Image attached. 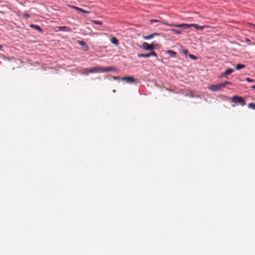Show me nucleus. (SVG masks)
Wrapping results in <instances>:
<instances>
[{
  "label": "nucleus",
  "mask_w": 255,
  "mask_h": 255,
  "mask_svg": "<svg viewBox=\"0 0 255 255\" xmlns=\"http://www.w3.org/2000/svg\"><path fill=\"white\" fill-rule=\"evenodd\" d=\"M231 84L229 82H225L217 84L211 85L208 86V88L211 91H219L224 88L226 85Z\"/></svg>",
  "instance_id": "nucleus-1"
},
{
  "label": "nucleus",
  "mask_w": 255,
  "mask_h": 255,
  "mask_svg": "<svg viewBox=\"0 0 255 255\" xmlns=\"http://www.w3.org/2000/svg\"><path fill=\"white\" fill-rule=\"evenodd\" d=\"M143 49L147 50H152L154 49V42L151 44H148L147 42H144L142 44Z\"/></svg>",
  "instance_id": "nucleus-2"
},
{
  "label": "nucleus",
  "mask_w": 255,
  "mask_h": 255,
  "mask_svg": "<svg viewBox=\"0 0 255 255\" xmlns=\"http://www.w3.org/2000/svg\"><path fill=\"white\" fill-rule=\"evenodd\" d=\"M101 72H107L110 71H117V69L114 66H110L109 67H104L102 68L101 69Z\"/></svg>",
  "instance_id": "nucleus-3"
},
{
  "label": "nucleus",
  "mask_w": 255,
  "mask_h": 255,
  "mask_svg": "<svg viewBox=\"0 0 255 255\" xmlns=\"http://www.w3.org/2000/svg\"><path fill=\"white\" fill-rule=\"evenodd\" d=\"M191 27H195L196 29L197 30H203V29L204 28H206V27H208V26H206V25H203V26H199L198 25V24H194V23H193V24H189V28Z\"/></svg>",
  "instance_id": "nucleus-4"
},
{
  "label": "nucleus",
  "mask_w": 255,
  "mask_h": 255,
  "mask_svg": "<svg viewBox=\"0 0 255 255\" xmlns=\"http://www.w3.org/2000/svg\"><path fill=\"white\" fill-rule=\"evenodd\" d=\"M122 81H125L128 83H134L135 80L133 77H124L121 79Z\"/></svg>",
  "instance_id": "nucleus-5"
},
{
  "label": "nucleus",
  "mask_w": 255,
  "mask_h": 255,
  "mask_svg": "<svg viewBox=\"0 0 255 255\" xmlns=\"http://www.w3.org/2000/svg\"><path fill=\"white\" fill-rule=\"evenodd\" d=\"M101 67L99 66L92 67L89 68L90 73L101 72Z\"/></svg>",
  "instance_id": "nucleus-6"
},
{
  "label": "nucleus",
  "mask_w": 255,
  "mask_h": 255,
  "mask_svg": "<svg viewBox=\"0 0 255 255\" xmlns=\"http://www.w3.org/2000/svg\"><path fill=\"white\" fill-rule=\"evenodd\" d=\"M160 35L159 33H152V34L147 35V36H143V38L145 40H148V39L153 38L155 35Z\"/></svg>",
  "instance_id": "nucleus-7"
},
{
  "label": "nucleus",
  "mask_w": 255,
  "mask_h": 255,
  "mask_svg": "<svg viewBox=\"0 0 255 255\" xmlns=\"http://www.w3.org/2000/svg\"><path fill=\"white\" fill-rule=\"evenodd\" d=\"M78 43L79 44V45L84 47L85 50H88V46L87 45L85 42L84 41H78Z\"/></svg>",
  "instance_id": "nucleus-8"
},
{
  "label": "nucleus",
  "mask_w": 255,
  "mask_h": 255,
  "mask_svg": "<svg viewBox=\"0 0 255 255\" xmlns=\"http://www.w3.org/2000/svg\"><path fill=\"white\" fill-rule=\"evenodd\" d=\"M80 73L81 74L88 76L89 75V68H85L83 70H81L80 72Z\"/></svg>",
  "instance_id": "nucleus-9"
},
{
  "label": "nucleus",
  "mask_w": 255,
  "mask_h": 255,
  "mask_svg": "<svg viewBox=\"0 0 255 255\" xmlns=\"http://www.w3.org/2000/svg\"><path fill=\"white\" fill-rule=\"evenodd\" d=\"M111 41L113 44L116 46L119 45V41L115 36H112Z\"/></svg>",
  "instance_id": "nucleus-10"
},
{
  "label": "nucleus",
  "mask_w": 255,
  "mask_h": 255,
  "mask_svg": "<svg viewBox=\"0 0 255 255\" xmlns=\"http://www.w3.org/2000/svg\"><path fill=\"white\" fill-rule=\"evenodd\" d=\"M58 28L60 30H63V31H71L70 28H69L67 26H59Z\"/></svg>",
  "instance_id": "nucleus-11"
},
{
  "label": "nucleus",
  "mask_w": 255,
  "mask_h": 255,
  "mask_svg": "<svg viewBox=\"0 0 255 255\" xmlns=\"http://www.w3.org/2000/svg\"><path fill=\"white\" fill-rule=\"evenodd\" d=\"M234 72V70L232 69H228L226 70L224 73L222 74V76H225L227 75H229Z\"/></svg>",
  "instance_id": "nucleus-12"
},
{
  "label": "nucleus",
  "mask_w": 255,
  "mask_h": 255,
  "mask_svg": "<svg viewBox=\"0 0 255 255\" xmlns=\"http://www.w3.org/2000/svg\"><path fill=\"white\" fill-rule=\"evenodd\" d=\"M176 27H182L184 29L189 28V24H176Z\"/></svg>",
  "instance_id": "nucleus-13"
},
{
  "label": "nucleus",
  "mask_w": 255,
  "mask_h": 255,
  "mask_svg": "<svg viewBox=\"0 0 255 255\" xmlns=\"http://www.w3.org/2000/svg\"><path fill=\"white\" fill-rule=\"evenodd\" d=\"M30 26L35 29L37 30L39 32L42 31V29L38 25L31 24Z\"/></svg>",
  "instance_id": "nucleus-14"
},
{
  "label": "nucleus",
  "mask_w": 255,
  "mask_h": 255,
  "mask_svg": "<svg viewBox=\"0 0 255 255\" xmlns=\"http://www.w3.org/2000/svg\"><path fill=\"white\" fill-rule=\"evenodd\" d=\"M245 67V65L241 64H238L236 66V69L237 70H239L242 68H244Z\"/></svg>",
  "instance_id": "nucleus-15"
},
{
  "label": "nucleus",
  "mask_w": 255,
  "mask_h": 255,
  "mask_svg": "<svg viewBox=\"0 0 255 255\" xmlns=\"http://www.w3.org/2000/svg\"><path fill=\"white\" fill-rule=\"evenodd\" d=\"M138 57L141 58V57H144L147 58L149 57V53L148 54H137Z\"/></svg>",
  "instance_id": "nucleus-16"
},
{
  "label": "nucleus",
  "mask_w": 255,
  "mask_h": 255,
  "mask_svg": "<svg viewBox=\"0 0 255 255\" xmlns=\"http://www.w3.org/2000/svg\"><path fill=\"white\" fill-rule=\"evenodd\" d=\"M167 53H169L172 57H174L176 54V52L172 50H168Z\"/></svg>",
  "instance_id": "nucleus-17"
},
{
  "label": "nucleus",
  "mask_w": 255,
  "mask_h": 255,
  "mask_svg": "<svg viewBox=\"0 0 255 255\" xmlns=\"http://www.w3.org/2000/svg\"><path fill=\"white\" fill-rule=\"evenodd\" d=\"M171 31H173L174 33L178 35L181 34V31L175 29H171Z\"/></svg>",
  "instance_id": "nucleus-18"
},
{
  "label": "nucleus",
  "mask_w": 255,
  "mask_h": 255,
  "mask_svg": "<svg viewBox=\"0 0 255 255\" xmlns=\"http://www.w3.org/2000/svg\"><path fill=\"white\" fill-rule=\"evenodd\" d=\"M92 23L95 24H97V25H102V22L100 21H98V20H93L92 21Z\"/></svg>",
  "instance_id": "nucleus-19"
},
{
  "label": "nucleus",
  "mask_w": 255,
  "mask_h": 255,
  "mask_svg": "<svg viewBox=\"0 0 255 255\" xmlns=\"http://www.w3.org/2000/svg\"><path fill=\"white\" fill-rule=\"evenodd\" d=\"M149 56H153L157 58V56L156 53L154 51H152L151 52H150L149 53Z\"/></svg>",
  "instance_id": "nucleus-20"
},
{
  "label": "nucleus",
  "mask_w": 255,
  "mask_h": 255,
  "mask_svg": "<svg viewBox=\"0 0 255 255\" xmlns=\"http://www.w3.org/2000/svg\"><path fill=\"white\" fill-rule=\"evenodd\" d=\"M189 57L193 60H196L197 59V57L196 56L190 54H189Z\"/></svg>",
  "instance_id": "nucleus-21"
},
{
  "label": "nucleus",
  "mask_w": 255,
  "mask_h": 255,
  "mask_svg": "<svg viewBox=\"0 0 255 255\" xmlns=\"http://www.w3.org/2000/svg\"><path fill=\"white\" fill-rule=\"evenodd\" d=\"M79 11H80V12H83V13H89V11H86V10H85L81 8H79Z\"/></svg>",
  "instance_id": "nucleus-22"
},
{
  "label": "nucleus",
  "mask_w": 255,
  "mask_h": 255,
  "mask_svg": "<svg viewBox=\"0 0 255 255\" xmlns=\"http://www.w3.org/2000/svg\"><path fill=\"white\" fill-rule=\"evenodd\" d=\"M162 23L164 24H166L169 26H171V27H176V24H167V23H166L165 22H162Z\"/></svg>",
  "instance_id": "nucleus-23"
},
{
  "label": "nucleus",
  "mask_w": 255,
  "mask_h": 255,
  "mask_svg": "<svg viewBox=\"0 0 255 255\" xmlns=\"http://www.w3.org/2000/svg\"><path fill=\"white\" fill-rule=\"evenodd\" d=\"M150 22L152 23L153 22H161L159 20L157 19H151L150 20Z\"/></svg>",
  "instance_id": "nucleus-24"
},
{
  "label": "nucleus",
  "mask_w": 255,
  "mask_h": 255,
  "mask_svg": "<svg viewBox=\"0 0 255 255\" xmlns=\"http://www.w3.org/2000/svg\"><path fill=\"white\" fill-rule=\"evenodd\" d=\"M246 80H247V81H248V82H252L254 81V80L251 79H250V78H248L246 79Z\"/></svg>",
  "instance_id": "nucleus-25"
},
{
  "label": "nucleus",
  "mask_w": 255,
  "mask_h": 255,
  "mask_svg": "<svg viewBox=\"0 0 255 255\" xmlns=\"http://www.w3.org/2000/svg\"><path fill=\"white\" fill-rule=\"evenodd\" d=\"M188 53V50L187 49H185L183 50V53H184L185 55L187 54Z\"/></svg>",
  "instance_id": "nucleus-26"
},
{
  "label": "nucleus",
  "mask_w": 255,
  "mask_h": 255,
  "mask_svg": "<svg viewBox=\"0 0 255 255\" xmlns=\"http://www.w3.org/2000/svg\"><path fill=\"white\" fill-rule=\"evenodd\" d=\"M24 17H25L26 18H28V17H29V15L27 13H25L24 14Z\"/></svg>",
  "instance_id": "nucleus-27"
},
{
  "label": "nucleus",
  "mask_w": 255,
  "mask_h": 255,
  "mask_svg": "<svg viewBox=\"0 0 255 255\" xmlns=\"http://www.w3.org/2000/svg\"><path fill=\"white\" fill-rule=\"evenodd\" d=\"M72 7H73V8L77 10L78 11L79 10L80 7H77V6H72Z\"/></svg>",
  "instance_id": "nucleus-28"
},
{
  "label": "nucleus",
  "mask_w": 255,
  "mask_h": 255,
  "mask_svg": "<svg viewBox=\"0 0 255 255\" xmlns=\"http://www.w3.org/2000/svg\"><path fill=\"white\" fill-rule=\"evenodd\" d=\"M72 7H73V8L77 10L78 11L79 10L80 7H77V6H72Z\"/></svg>",
  "instance_id": "nucleus-29"
},
{
  "label": "nucleus",
  "mask_w": 255,
  "mask_h": 255,
  "mask_svg": "<svg viewBox=\"0 0 255 255\" xmlns=\"http://www.w3.org/2000/svg\"><path fill=\"white\" fill-rule=\"evenodd\" d=\"M113 78L115 80H117V79H120V77H115V76H113Z\"/></svg>",
  "instance_id": "nucleus-30"
},
{
  "label": "nucleus",
  "mask_w": 255,
  "mask_h": 255,
  "mask_svg": "<svg viewBox=\"0 0 255 255\" xmlns=\"http://www.w3.org/2000/svg\"><path fill=\"white\" fill-rule=\"evenodd\" d=\"M154 47H155V46H158V44H155L154 43Z\"/></svg>",
  "instance_id": "nucleus-31"
},
{
  "label": "nucleus",
  "mask_w": 255,
  "mask_h": 255,
  "mask_svg": "<svg viewBox=\"0 0 255 255\" xmlns=\"http://www.w3.org/2000/svg\"><path fill=\"white\" fill-rule=\"evenodd\" d=\"M2 49V46L1 45H0V50H1Z\"/></svg>",
  "instance_id": "nucleus-32"
},
{
  "label": "nucleus",
  "mask_w": 255,
  "mask_h": 255,
  "mask_svg": "<svg viewBox=\"0 0 255 255\" xmlns=\"http://www.w3.org/2000/svg\"><path fill=\"white\" fill-rule=\"evenodd\" d=\"M252 88L255 89V85L253 86Z\"/></svg>",
  "instance_id": "nucleus-33"
},
{
  "label": "nucleus",
  "mask_w": 255,
  "mask_h": 255,
  "mask_svg": "<svg viewBox=\"0 0 255 255\" xmlns=\"http://www.w3.org/2000/svg\"><path fill=\"white\" fill-rule=\"evenodd\" d=\"M252 25H253V26L255 28V25H253V24Z\"/></svg>",
  "instance_id": "nucleus-34"
}]
</instances>
